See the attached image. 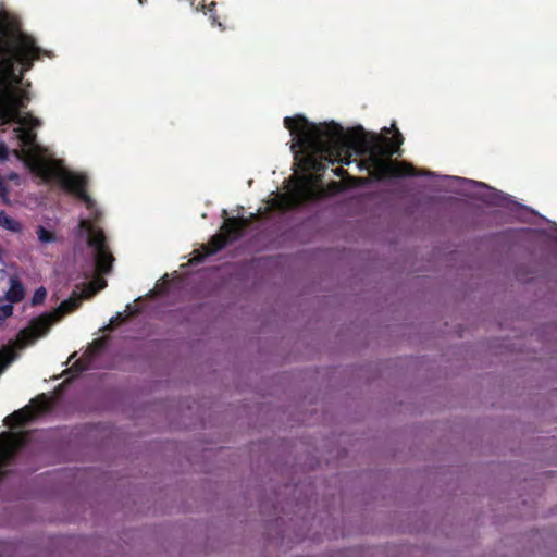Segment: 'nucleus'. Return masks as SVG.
I'll return each mask as SVG.
<instances>
[{
	"mask_svg": "<svg viewBox=\"0 0 557 557\" xmlns=\"http://www.w3.org/2000/svg\"><path fill=\"white\" fill-rule=\"evenodd\" d=\"M39 52L32 37L0 17V132L11 131L12 139L18 145L12 153L32 173L46 182H59L90 211V197L85 190L87 177L69 171L60 161L47 156L46 148L36 141V129L41 126V121L30 112H23L29 98L20 82Z\"/></svg>",
	"mask_w": 557,
	"mask_h": 557,
	"instance_id": "nucleus-1",
	"label": "nucleus"
},
{
	"mask_svg": "<svg viewBox=\"0 0 557 557\" xmlns=\"http://www.w3.org/2000/svg\"><path fill=\"white\" fill-rule=\"evenodd\" d=\"M284 125L294 136L290 149L304 172H320L335 162L349 164L356 154L360 158L357 168L375 178L416 175L412 165L389 160L403 144L398 131L388 144L386 135L368 133L360 126L345 131L333 122L312 124L302 116L285 117Z\"/></svg>",
	"mask_w": 557,
	"mask_h": 557,
	"instance_id": "nucleus-2",
	"label": "nucleus"
},
{
	"mask_svg": "<svg viewBox=\"0 0 557 557\" xmlns=\"http://www.w3.org/2000/svg\"><path fill=\"white\" fill-rule=\"evenodd\" d=\"M106 286V280L97 276L94 281L84 286L82 293L73 292L72 296L62 301L54 311L34 319L28 327L18 333L12 345L5 346L0 350V374L16 358V354L14 352L16 348L23 349L33 345L38 338L45 336L55 322L77 309L83 298L92 297Z\"/></svg>",
	"mask_w": 557,
	"mask_h": 557,
	"instance_id": "nucleus-3",
	"label": "nucleus"
},
{
	"mask_svg": "<svg viewBox=\"0 0 557 557\" xmlns=\"http://www.w3.org/2000/svg\"><path fill=\"white\" fill-rule=\"evenodd\" d=\"M319 176L312 173L296 175L287 184V191L275 195L265 207V210H286L296 207L304 201L315 199L327 195Z\"/></svg>",
	"mask_w": 557,
	"mask_h": 557,
	"instance_id": "nucleus-4",
	"label": "nucleus"
},
{
	"mask_svg": "<svg viewBox=\"0 0 557 557\" xmlns=\"http://www.w3.org/2000/svg\"><path fill=\"white\" fill-rule=\"evenodd\" d=\"M456 186V190L468 196L481 199L490 205H504L507 197L500 191L476 181L466 180L459 176L446 177Z\"/></svg>",
	"mask_w": 557,
	"mask_h": 557,
	"instance_id": "nucleus-5",
	"label": "nucleus"
},
{
	"mask_svg": "<svg viewBox=\"0 0 557 557\" xmlns=\"http://www.w3.org/2000/svg\"><path fill=\"white\" fill-rule=\"evenodd\" d=\"M247 219H226L219 234L212 237L211 243L206 246L205 253L207 256L220 250L227 240L234 239L240 235L242 230L248 224Z\"/></svg>",
	"mask_w": 557,
	"mask_h": 557,
	"instance_id": "nucleus-6",
	"label": "nucleus"
},
{
	"mask_svg": "<svg viewBox=\"0 0 557 557\" xmlns=\"http://www.w3.org/2000/svg\"><path fill=\"white\" fill-rule=\"evenodd\" d=\"M24 443V435L21 433H2L0 435V476L14 453Z\"/></svg>",
	"mask_w": 557,
	"mask_h": 557,
	"instance_id": "nucleus-7",
	"label": "nucleus"
},
{
	"mask_svg": "<svg viewBox=\"0 0 557 557\" xmlns=\"http://www.w3.org/2000/svg\"><path fill=\"white\" fill-rule=\"evenodd\" d=\"M35 412L30 410L29 407H26L22 410L15 411L13 414L9 416L5 419V423L10 426H16L22 424L34 417Z\"/></svg>",
	"mask_w": 557,
	"mask_h": 557,
	"instance_id": "nucleus-8",
	"label": "nucleus"
},
{
	"mask_svg": "<svg viewBox=\"0 0 557 557\" xmlns=\"http://www.w3.org/2000/svg\"><path fill=\"white\" fill-rule=\"evenodd\" d=\"M24 296V288L22 284L15 280H11V285L9 290L5 295V300L10 301L11 304H15L22 300Z\"/></svg>",
	"mask_w": 557,
	"mask_h": 557,
	"instance_id": "nucleus-9",
	"label": "nucleus"
},
{
	"mask_svg": "<svg viewBox=\"0 0 557 557\" xmlns=\"http://www.w3.org/2000/svg\"><path fill=\"white\" fill-rule=\"evenodd\" d=\"M0 227L14 233L22 231V224L18 221L10 218L4 211H0Z\"/></svg>",
	"mask_w": 557,
	"mask_h": 557,
	"instance_id": "nucleus-10",
	"label": "nucleus"
},
{
	"mask_svg": "<svg viewBox=\"0 0 557 557\" xmlns=\"http://www.w3.org/2000/svg\"><path fill=\"white\" fill-rule=\"evenodd\" d=\"M36 234H37L39 242H41L44 244L52 243L55 240L54 233H52L49 230H46L42 226H38Z\"/></svg>",
	"mask_w": 557,
	"mask_h": 557,
	"instance_id": "nucleus-11",
	"label": "nucleus"
},
{
	"mask_svg": "<svg viewBox=\"0 0 557 557\" xmlns=\"http://www.w3.org/2000/svg\"><path fill=\"white\" fill-rule=\"evenodd\" d=\"M13 313V304L5 299H0V321L5 320Z\"/></svg>",
	"mask_w": 557,
	"mask_h": 557,
	"instance_id": "nucleus-12",
	"label": "nucleus"
},
{
	"mask_svg": "<svg viewBox=\"0 0 557 557\" xmlns=\"http://www.w3.org/2000/svg\"><path fill=\"white\" fill-rule=\"evenodd\" d=\"M0 199L4 205H10L9 189L3 178L0 177Z\"/></svg>",
	"mask_w": 557,
	"mask_h": 557,
	"instance_id": "nucleus-13",
	"label": "nucleus"
},
{
	"mask_svg": "<svg viewBox=\"0 0 557 557\" xmlns=\"http://www.w3.org/2000/svg\"><path fill=\"white\" fill-rule=\"evenodd\" d=\"M47 295V292L44 287L38 288L33 297V304L37 305L44 301L45 297Z\"/></svg>",
	"mask_w": 557,
	"mask_h": 557,
	"instance_id": "nucleus-14",
	"label": "nucleus"
},
{
	"mask_svg": "<svg viewBox=\"0 0 557 557\" xmlns=\"http://www.w3.org/2000/svg\"><path fill=\"white\" fill-rule=\"evenodd\" d=\"M9 154H10V151H9L8 146L3 141H0V161L8 160Z\"/></svg>",
	"mask_w": 557,
	"mask_h": 557,
	"instance_id": "nucleus-15",
	"label": "nucleus"
},
{
	"mask_svg": "<svg viewBox=\"0 0 557 557\" xmlns=\"http://www.w3.org/2000/svg\"><path fill=\"white\" fill-rule=\"evenodd\" d=\"M36 406H37V411H44L47 407H48V400L46 399V397H41L40 399H37L35 401Z\"/></svg>",
	"mask_w": 557,
	"mask_h": 557,
	"instance_id": "nucleus-16",
	"label": "nucleus"
},
{
	"mask_svg": "<svg viewBox=\"0 0 557 557\" xmlns=\"http://www.w3.org/2000/svg\"><path fill=\"white\" fill-rule=\"evenodd\" d=\"M211 18H212L213 24H214V23H216V24H218V26H219L220 28H222V29H223L222 23L216 22L215 16H211Z\"/></svg>",
	"mask_w": 557,
	"mask_h": 557,
	"instance_id": "nucleus-17",
	"label": "nucleus"
},
{
	"mask_svg": "<svg viewBox=\"0 0 557 557\" xmlns=\"http://www.w3.org/2000/svg\"><path fill=\"white\" fill-rule=\"evenodd\" d=\"M9 178H10V180H17V178H18V175H17V174H15V173H12V174H10V175H9Z\"/></svg>",
	"mask_w": 557,
	"mask_h": 557,
	"instance_id": "nucleus-18",
	"label": "nucleus"
},
{
	"mask_svg": "<svg viewBox=\"0 0 557 557\" xmlns=\"http://www.w3.org/2000/svg\"><path fill=\"white\" fill-rule=\"evenodd\" d=\"M334 172L336 175H343V170L341 168L336 169Z\"/></svg>",
	"mask_w": 557,
	"mask_h": 557,
	"instance_id": "nucleus-19",
	"label": "nucleus"
},
{
	"mask_svg": "<svg viewBox=\"0 0 557 557\" xmlns=\"http://www.w3.org/2000/svg\"><path fill=\"white\" fill-rule=\"evenodd\" d=\"M383 132H385L387 134V133H389V129L387 127H384Z\"/></svg>",
	"mask_w": 557,
	"mask_h": 557,
	"instance_id": "nucleus-20",
	"label": "nucleus"
},
{
	"mask_svg": "<svg viewBox=\"0 0 557 557\" xmlns=\"http://www.w3.org/2000/svg\"><path fill=\"white\" fill-rule=\"evenodd\" d=\"M201 257L199 258H196V257H193V260H196L197 262L200 261Z\"/></svg>",
	"mask_w": 557,
	"mask_h": 557,
	"instance_id": "nucleus-21",
	"label": "nucleus"
},
{
	"mask_svg": "<svg viewBox=\"0 0 557 557\" xmlns=\"http://www.w3.org/2000/svg\"><path fill=\"white\" fill-rule=\"evenodd\" d=\"M214 5H215V2H212V3L210 4V7H214ZM210 10H212V8H210Z\"/></svg>",
	"mask_w": 557,
	"mask_h": 557,
	"instance_id": "nucleus-22",
	"label": "nucleus"
}]
</instances>
